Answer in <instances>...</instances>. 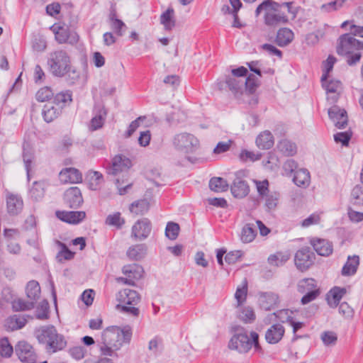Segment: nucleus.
<instances>
[{"instance_id":"f257e3e1","label":"nucleus","mask_w":363,"mask_h":363,"mask_svg":"<svg viewBox=\"0 0 363 363\" xmlns=\"http://www.w3.org/2000/svg\"><path fill=\"white\" fill-rule=\"evenodd\" d=\"M132 337V329L129 325L123 328L110 326L101 333L99 347L101 354L104 356L117 357L115 352L118 350L123 343H129Z\"/></svg>"},{"instance_id":"f03ea898","label":"nucleus","mask_w":363,"mask_h":363,"mask_svg":"<svg viewBox=\"0 0 363 363\" xmlns=\"http://www.w3.org/2000/svg\"><path fill=\"white\" fill-rule=\"evenodd\" d=\"M354 35L363 38V26L351 25L350 33L342 35L337 47V52L345 56L347 63L350 66L359 62L362 57L360 50H363V41L357 40Z\"/></svg>"},{"instance_id":"7ed1b4c3","label":"nucleus","mask_w":363,"mask_h":363,"mask_svg":"<svg viewBox=\"0 0 363 363\" xmlns=\"http://www.w3.org/2000/svg\"><path fill=\"white\" fill-rule=\"evenodd\" d=\"M35 336L39 343L45 345L49 352L62 350L67 345L65 337L58 333L53 325H43L35 330Z\"/></svg>"},{"instance_id":"20e7f679","label":"nucleus","mask_w":363,"mask_h":363,"mask_svg":"<svg viewBox=\"0 0 363 363\" xmlns=\"http://www.w3.org/2000/svg\"><path fill=\"white\" fill-rule=\"evenodd\" d=\"M47 64L53 76L62 77L70 68L71 57L66 50H57L49 54Z\"/></svg>"},{"instance_id":"39448f33","label":"nucleus","mask_w":363,"mask_h":363,"mask_svg":"<svg viewBox=\"0 0 363 363\" xmlns=\"http://www.w3.org/2000/svg\"><path fill=\"white\" fill-rule=\"evenodd\" d=\"M280 9V4L272 0H265L255 10V16H258L264 11V23L268 26H277L279 23L288 22V18L284 13H277Z\"/></svg>"},{"instance_id":"423d86ee","label":"nucleus","mask_w":363,"mask_h":363,"mask_svg":"<svg viewBox=\"0 0 363 363\" xmlns=\"http://www.w3.org/2000/svg\"><path fill=\"white\" fill-rule=\"evenodd\" d=\"M172 143L177 150L186 154L195 152L199 146V140L193 134L189 133L175 135Z\"/></svg>"},{"instance_id":"0eeeda50","label":"nucleus","mask_w":363,"mask_h":363,"mask_svg":"<svg viewBox=\"0 0 363 363\" xmlns=\"http://www.w3.org/2000/svg\"><path fill=\"white\" fill-rule=\"evenodd\" d=\"M131 167L132 162L128 157L118 155L113 158L111 164L106 168V172L109 176L113 177H119L122 174L124 178Z\"/></svg>"},{"instance_id":"6e6552de","label":"nucleus","mask_w":363,"mask_h":363,"mask_svg":"<svg viewBox=\"0 0 363 363\" xmlns=\"http://www.w3.org/2000/svg\"><path fill=\"white\" fill-rule=\"evenodd\" d=\"M315 255L308 247L298 250L294 256V263L296 268L301 271H306L314 263Z\"/></svg>"},{"instance_id":"1a4fd4ad","label":"nucleus","mask_w":363,"mask_h":363,"mask_svg":"<svg viewBox=\"0 0 363 363\" xmlns=\"http://www.w3.org/2000/svg\"><path fill=\"white\" fill-rule=\"evenodd\" d=\"M242 328L235 334L230 339L228 347L230 350H235L240 353L248 352L252 347V342L250 341L247 334L242 331Z\"/></svg>"},{"instance_id":"9d476101","label":"nucleus","mask_w":363,"mask_h":363,"mask_svg":"<svg viewBox=\"0 0 363 363\" xmlns=\"http://www.w3.org/2000/svg\"><path fill=\"white\" fill-rule=\"evenodd\" d=\"M329 76L327 74H323L321 82L323 87L328 94V100L331 103H335L338 99L339 94L342 89V84L339 80L328 79Z\"/></svg>"},{"instance_id":"9b49d317","label":"nucleus","mask_w":363,"mask_h":363,"mask_svg":"<svg viewBox=\"0 0 363 363\" xmlns=\"http://www.w3.org/2000/svg\"><path fill=\"white\" fill-rule=\"evenodd\" d=\"M15 352L19 359L23 363L36 362V354L30 344L26 341H20L15 347Z\"/></svg>"},{"instance_id":"f8f14e48","label":"nucleus","mask_w":363,"mask_h":363,"mask_svg":"<svg viewBox=\"0 0 363 363\" xmlns=\"http://www.w3.org/2000/svg\"><path fill=\"white\" fill-rule=\"evenodd\" d=\"M152 230L151 222L146 218L138 220L132 227L131 236L138 240H145Z\"/></svg>"},{"instance_id":"ddd939ff","label":"nucleus","mask_w":363,"mask_h":363,"mask_svg":"<svg viewBox=\"0 0 363 363\" xmlns=\"http://www.w3.org/2000/svg\"><path fill=\"white\" fill-rule=\"evenodd\" d=\"M243 176V172H238L235 174V178L230 187L233 195L236 198H243L246 196L250 191V187L247 183L242 179Z\"/></svg>"},{"instance_id":"4468645a","label":"nucleus","mask_w":363,"mask_h":363,"mask_svg":"<svg viewBox=\"0 0 363 363\" xmlns=\"http://www.w3.org/2000/svg\"><path fill=\"white\" fill-rule=\"evenodd\" d=\"M93 113L94 116L91 118L89 124V130H96L103 127L107 116V110L104 104H95Z\"/></svg>"},{"instance_id":"2eb2a0df","label":"nucleus","mask_w":363,"mask_h":363,"mask_svg":"<svg viewBox=\"0 0 363 363\" xmlns=\"http://www.w3.org/2000/svg\"><path fill=\"white\" fill-rule=\"evenodd\" d=\"M258 301L262 309L271 311L279 306V297L277 294L272 291L260 292L259 294Z\"/></svg>"},{"instance_id":"dca6fc26","label":"nucleus","mask_w":363,"mask_h":363,"mask_svg":"<svg viewBox=\"0 0 363 363\" xmlns=\"http://www.w3.org/2000/svg\"><path fill=\"white\" fill-rule=\"evenodd\" d=\"M64 201L71 208H77L83 203V198L80 189L77 187H70L64 194Z\"/></svg>"},{"instance_id":"f3484780","label":"nucleus","mask_w":363,"mask_h":363,"mask_svg":"<svg viewBox=\"0 0 363 363\" xmlns=\"http://www.w3.org/2000/svg\"><path fill=\"white\" fill-rule=\"evenodd\" d=\"M328 115L337 128H345L347 125L348 118L345 109H342L337 106H333L329 108Z\"/></svg>"},{"instance_id":"a211bd4d","label":"nucleus","mask_w":363,"mask_h":363,"mask_svg":"<svg viewBox=\"0 0 363 363\" xmlns=\"http://www.w3.org/2000/svg\"><path fill=\"white\" fill-rule=\"evenodd\" d=\"M60 180L62 183L77 184L82 181V173L76 168L67 167L62 169L59 174Z\"/></svg>"},{"instance_id":"6ab92c4d","label":"nucleus","mask_w":363,"mask_h":363,"mask_svg":"<svg viewBox=\"0 0 363 363\" xmlns=\"http://www.w3.org/2000/svg\"><path fill=\"white\" fill-rule=\"evenodd\" d=\"M7 212L11 216L18 214L23 209V200L16 194H8L6 198Z\"/></svg>"},{"instance_id":"aec40b11","label":"nucleus","mask_w":363,"mask_h":363,"mask_svg":"<svg viewBox=\"0 0 363 363\" xmlns=\"http://www.w3.org/2000/svg\"><path fill=\"white\" fill-rule=\"evenodd\" d=\"M55 214L60 220L72 224L81 222L86 216L84 211H57Z\"/></svg>"},{"instance_id":"412c9836","label":"nucleus","mask_w":363,"mask_h":363,"mask_svg":"<svg viewBox=\"0 0 363 363\" xmlns=\"http://www.w3.org/2000/svg\"><path fill=\"white\" fill-rule=\"evenodd\" d=\"M284 332L285 330L282 325L274 324L266 331V341L269 344H276L281 340Z\"/></svg>"},{"instance_id":"4be33fe9","label":"nucleus","mask_w":363,"mask_h":363,"mask_svg":"<svg viewBox=\"0 0 363 363\" xmlns=\"http://www.w3.org/2000/svg\"><path fill=\"white\" fill-rule=\"evenodd\" d=\"M311 244L315 252L320 256L327 257L333 252V245L327 240L320 238L313 239L311 240Z\"/></svg>"},{"instance_id":"5701e85b","label":"nucleus","mask_w":363,"mask_h":363,"mask_svg":"<svg viewBox=\"0 0 363 363\" xmlns=\"http://www.w3.org/2000/svg\"><path fill=\"white\" fill-rule=\"evenodd\" d=\"M118 300L126 305H136L140 302V296L136 291L125 289L118 293Z\"/></svg>"},{"instance_id":"b1692460","label":"nucleus","mask_w":363,"mask_h":363,"mask_svg":"<svg viewBox=\"0 0 363 363\" xmlns=\"http://www.w3.org/2000/svg\"><path fill=\"white\" fill-rule=\"evenodd\" d=\"M359 265V257L358 255L348 256L347 262L342 268L341 274L345 277H351L356 274Z\"/></svg>"},{"instance_id":"393cba45","label":"nucleus","mask_w":363,"mask_h":363,"mask_svg":"<svg viewBox=\"0 0 363 363\" xmlns=\"http://www.w3.org/2000/svg\"><path fill=\"white\" fill-rule=\"evenodd\" d=\"M61 113L62 110L60 106L52 102H48L44 105L42 114L45 121L50 123L57 118Z\"/></svg>"},{"instance_id":"a878e982","label":"nucleus","mask_w":363,"mask_h":363,"mask_svg":"<svg viewBox=\"0 0 363 363\" xmlns=\"http://www.w3.org/2000/svg\"><path fill=\"white\" fill-rule=\"evenodd\" d=\"M294 38V32L288 28H281L278 30L275 42L280 47H284L290 44Z\"/></svg>"},{"instance_id":"bb28decb","label":"nucleus","mask_w":363,"mask_h":363,"mask_svg":"<svg viewBox=\"0 0 363 363\" xmlns=\"http://www.w3.org/2000/svg\"><path fill=\"white\" fill-rule=\"evenodd\" d=\"M346 292L345 288L338 286L333 288L327 295V301L330 307L336 308Z\"/></svg>"},{"instance_id":"cd10ccee","label":"nucleus","mask_w":363,"mask_h":363,"mask_svg":"<svg viewBox=\"0 0 363 363\" xmlns=\"http://www.w3.org/2000/svg\"><path fill=\"white\" fill-rule=\"evenodd\" d=\"M47 184L44 181L35 182L32 187L30 189L29 195L34 201L42 199L45 195Z\"/></svg>"},{"instance_id":"c85d7f7f","label":"nucleus","mask_w":363,"mask_h":363,"mask_svg":"<svg viewBox=\"0 0 363 363\" xmlns=\"http://www.w3.org/2000/svg\"><path fill=\"white\" fill-rule=\"evenodd\" d=\"M310 173L306 169H297L293 178V181L296 185L300 187L306 188L310 184Z\"/></svg>"},{"instance_id":"c756f323","label":"nucleus","mask_w":363,"mask_h":363,"mask_svg":"<svg viewBox=\"0 0 363 363\" xmlns=\"http://www.w3.org/2000/svg\"><path fill=\"white\" fill-rule=\"evenodd\" d=\"M256 144L259 148L268 150L274 145V138L271 132L266 130L261 133L256 139Z\"/></svg>"},{"instance_id":"7c9ffc66","label":"nucleus","mask_w":363,"mask_h":363,"mask_svg":"<svg viewBox=\"0 0 363 363\" xmlns=\"http://www.w3.org/2000/svg\"><path fill=\"white\" fill-rule=\"evenodd\" d=\"M244 81L245 79L243 78H238L233 76H228L225 79L226 84L235 95L242 93L245 86Z\"/></svg>"},{"instance_id":"2f4dec72","label":"nucleus","mask_w":363,"mask_h":363,"mask_svg":"<svg viewBox=\"0 0 363 363\" xmlns=\"http://www.w3.org/2000/svg\"><path fill=\"white\" fill-rule=\"evenodd\" d=\"M277 149L285 156H293L297 152L296 145L287 139L280 140L277 145Z\"/></svg>"},{"instance_id":"473e14b6","label":"nucleus","mask_w":363,"mask_h":363,"mask_svg":"<svg viewBox=\"0 0 363 363\" xmlns=\"http://www.w3.org/2000/svg\"><path fill=\"white\" fill-rule=\"evenodd\" d=\"M26 323V319L21 315H13L9 317L5 323L8 330H16L22 328Z\"/></svg>"},{"instance_id":"72a5a7b5","label":"nucleus","mask_w":363,"mask_h":363,"mask_svg":"<svg viewBox=\"0 0 363 363\" xmlns=\"http://www.w3.org/2000/svg\"><path fill=\"white\" fill-rule=\"evenodd\" d=\"M174 11L169 7L160 16V23L167 30H171L175 26V19L174 18Z\"/></svg>"},{"instance_id":"f704fd0d","label":"nucleus","mask_w":363,"mask_h":363,"mask_svg":"<svg viewBox=\"0 0 363 363\" xmlns=\"http://www.w3.org/2000/svg\"><path fill=\"white\" fill-rule=\"evenodd\" d=\"M147 247L144 244L135 245L129 247L127 251V256L133 260H139L144 257L146 254Z\"/></svg>"},{"instance_id":"c9c22d12","label":"nucleus","mask_w":363,"mask_h":363,"mask_svg":"<svg viewBox=\"0 0 363 363\" xmlns=\"http://www.w3.org/2000/svg\"><path fill=\"white\" fill-rule=\"evenodd\" d=\"M89 181V186L91 190H97L104 182V177L101 172L90 170L86 176Z\"/></svg>"},{"instance_id":"e433bc0d","label":"nucleus","mask_w":363,"mask_h":363,"mask_svg":"<svg viewBox=\"0 0 363 363\" xmlns=\"http://www.w3.org/2000/svg\"><path fill=\"white\" fill-rule=\"evenodd\" d=\"M123 272L128 277H132L137 280L143 277V269L141 266L136 264H129L123 267Z\"/></svg>"},{"instance_id":"4c0bfd02","label":"nucleus","mask_w":363,"mask_h":363,"mask_svg":"<svg viewBox=\"0 0 363 363\" xmlns=\"http://www.w3.org/2000/svg\"><path fill=\"white\" fill-rule=\"evenodd\" d=\"M26 291L28 298L33 302L40 297V287L38 282L36 281H30L27 284Z\"/></svg>"},{"instance_id":"58836bf2","label":"nucleus","mask_w":363,"mask_h":363,"mask_svg":"<svg viewBox=\"0 0 363 363\" xmlns=\"http://www.w3.org/2000/svg\"><path fill=\"white\" fill-rule=\"evenodd\" d=\"M72 101V92L70 91H62L56 94L54 101H52L56 106H60L62 110L67 104Z\"/></svg>"},{"instance_id":"ea45409f","label":"nucleus","mask_w":363,"mask_h":363,"mask_svg":"<svg viewBox=\"0 0 363 363\" xmlns=\"http://www.w3.org/2000/svg\"><path fill=\"white\" fill-rule=\"evenodd\" d=\"M149 208V202L143 199L133 202L130 206V211L136 215H143L148 211Z\"/></svg>"},{"instance_id":"a19ab883","label":"nucleus","mask_w":363,"mask_h":363,"mask_svg":"<svg viewBox=\"0 0 363 363\" xmlns=\"http://www.w3.org/2000/svg\"><path fill=\"white\" fill-rule=\"evenodd\" d=\"M228 186L227 181L221 177H213L209 182L210 189L216 192L227 191Z\"/></svg>"},{"instance_id":"79ce46f5","label":"nucleus","mask_w":363,"mask_h":363,"mask_svg":"<svg viewBox=\"0 0 363 363\" xmlns=\"http://www.w3.org/2000/svg\"><path fill=\"white\" fill-rule=\"evenodd\" d=\"M105 223L117 229H121L125 224V219L121 217V213L116 212L109 214L106 218Z\"/></svg>"},{"instance_id":"37998d69","label":"nucleus","mask_w":363,"mask_h":363,"mask_svg":"<svg viewBox=\"0 0 363 363\" xmlns=\"http://www.w3.org/2000/svg\"><path fill=\"white\" fill-rule=\"evenodd\" d=\"M256 236V230L250 224H246L242 229L240 239L244 243L251 242Z\"/></svg>"},{"instance_id":"c03bdc74","label":"nucleus","mask_w":363,"mask_h":363,"mask_svg":"<svg viewBox=\"0 0 363 363\" xmlns=\"http://www.w3.org/2000/svg\"><path fill=\"white\" fill-rule=\"evenodd\" d=\"M247 294V282L246 280H245L242 286H238L235 294V298L237 301V307L240 306L243 303L245 302Z\"/></svg>"},{"instance_id":"a18cd8bd","label":"nucleus","mask_w":363,"mask_h":363,"mask_svg":"<svg viewBox=\"0 0 363 363\" xmlns=\"http://www.w3.org/2000/svg\"><path fill=\"white\" fill-rule=\"evenodd\" d=\"M49 303L48 301L43 300L40 301L37 306L35 311V316L39 320H46L48 318L49 315Z\"/></svg>"},{"instance_id":"49530a36","label":"nucleus","mask_w":363,"mask_h":363,"mask_svg":"<svg viewBox=\"0 0 363 363\" xmlns=\"http://www.w3.org/2000/svg\"><path fill=\"white\" fill-rule=\"evenodd\" d=\"M290 259L289 253L278 252L276 255H272L268 258V262L272 265L280 266L284 264Z\"/></svg>"},{"instance_id":"de8ad7c7","label":"nucleus","mask_w":363,"mask_h":363,"mask_svg":"<svg viewBox=\"0 0 363 363\" xmlns=\"http://www.w3.org/2000/svg\"><path fill=\"white\" fill-rule=\"evenodd\" d=\"M239 318L240 320H242L243 322L248 323H252L255 320V313L254 312V310L250 306H247L243 308L240 313H239Z\"/></svg>"},{"instance_id":"09e8293b","label":"nucleus","mask_w":363,"mask_h":363,"mask_svg":"<svg viewBox=\"0 0 363 363\" xmlns=\"http://www.w3.org/2000/svg\"><path fill=\"white\" fill-rule=\"evenodd\" d=\"M320 339L325 346H333L337 342V335L333 331H324L320 335Z\"/></svg>"},{"instance_id":"8fccbe9b","label":"nucleus","mask_w":363,"mask_h":363,"mask_svg":"<svg viewBox=\"0 0 363 363\" xmlns=\"http://www.w3.org/2000/svg\"><path fill=\"white\" fill-rule=\"evenodd\" d=\"M180 228L179 224L174 222H169L165 228V235L170 240H174L177 238Z\"/></svg>"},{"instance_id":"3c124183","label":"nucleus","mask_w":363,"mask_h":363,"mask_svg":"<svg viewBox=\"0 0 363 363\" xmlns=\"http://www.w3.org/2000/svg\"><path fill=\"white\" fill-rule=\"evenodd\" d=\"M52 29L55 35V39L59 43H64L67 40L69 35L67 28L54 25Z\"/></svg>"},{"instance_id":"603ef678","label":"nucleus","mask_w":363,"mask_h":363,"mask_svg":"<svg viewBox=\"0 0 363 363\" xmlns=\"http://www.w3.org/2000/svg\"><path fill=\"white\" fill-rule=\"evenodd\" d=\"M315 281L312 278L303 279L298 284V290L300 293H305L308 291L315 290Z\"/></svg>"},{"instance_id":"864d4df0","label":"nucleus","mask_w":363,"mask_h":363,"mask_svg":"<svg viewBox=\"0 0 363 363\" xmlns=\"http://www.w3.org/2000/svg\"><path fill=\"white\" fill-rule=\"evenodd\" d=\"M12 307L15 311H28L33 308L34 302L31 300L26 301L23 299H18L12 301Z\"/></svg>"},{"instance_id":"5fc2aeb1","label":"nucleus","mask_w":363,"mask_h":363,"mask_svg":"<svg viewBox=\"0 0 363 363\" xmlns=\"http://www.w3.org/2000/svg\"><path fill=\"white\" fill-rule=\"evenodd\" d=\"M244 83V89L250 94L254 93L258 86L257 79L253 74H250L247 78H245Z\"/></svg>"},{"instance_id":"6e6d98bb","label":"nucleus","mask_w":363,"mask_h":363,"mask_svg":"<svg viewBox=\"0 0 363 363\" xmlns=\"http://www.w3.org/2000/svg\"><path fill=\"white\" fill-rule=\"evenodd\" d=\"M13 347L6 337L0 340V355L4 357H10L13 353Z\"/></svg>"},{"instance_id":"4d7b16f0","label":"nucleus","mask_w":363,"mask_h":363,"mask_svg":"<svg viewBox=\"0 0 363 363\" xmlns=\"http://www.w3.org/2000/svg\"><path fill=\"white\" fill-rule=\"evenodd\" d=\"M351 196L354 204L363 205V186H355L352 190Z\"/></svg>"},{"instance_id":"13d9d810","label":"nucleus","mask_w":363,"mask_h":363,"mask_svg":"<svg viewBox=\"0 0 363 363\" xmlns=\"http://www.w3.org/2000/svg\"><path fill=\"white\" fill-rule=\"evenodd\" d=\"M135 306V305L118 304L116 306V308L124 313H126L134 317H138L140 314V311Z\"/></svg>"},{"instance_id":"bf43d9fd","label":"nucleus","mask_w":363,"mask_h":363,"mask_svg":"<svg viewBox=\"0 0 363 363\" xmlns=\"http://www.w3.org/2000/svg\"><path fill=\"white\" fill-rule=\"evenodd\" d=\"M53 96L52 91L49 87H43L36 93V99L38 101H45L50 99Z\"/></svg>"},{"instance_id":"052dcab7","label":"nucleus","mask_w":363,"mask_h":363,"mask_svg":"<svg viewBox=\"0 0 363 363\" xmlns=\"http://www.w3.org/2000/svg\"><path fill=\"white\" fill-rule=\"evenodd\" d=\"M265 206L269 211L274 210L277 206L279 194L277 193L268 194L266 196Z\"/></svg>"},{"instance_id":"680f3d73","label":"nucleus","mask_w":363,"mask_h":363,"mask_svg":"<svg viewBox=\"0 0 363 363\" xmlns=\"http://www.w3.org/2000/svg\"><path fill=\"white\" fill-rule=\"evenodd\" d=\"M339 313L345 318L351 319L354 315L353 308L346 302H342L339 306Z\"/></svg>"},{"instance_id":"e2e57ef3","label":"nucleus","mask_w":363,"mask_h":363,"mask_svg":"<svg viewBox=\"0 0 363 363\" xmlns=\"http://www.w3.org/2000/svg\"><path fill=\"white\" fill-rule=\"evenodd\" d=\"M115 184L120 195L125 194L128 192V190L130 189L132 186V184L127 183V179H123L121 184L119 178H116L115 180Z\"/></svg>"},{"instance_id":"0e129e2a","label":"nucleus","mask_w":363,"mask_h":363,"mask_svg":"<svg viewBox=\"0 0 363 363\" xmlns=\"http://www.w3.org/2000/svg\"><path fill=\"white\" fill-rule=\"evenodd\" d=\"M243 252L240 250L230 251L225 257V260L229 264H233L237 262L242 256Z\"/></svg>"},{"instance_id":"69168bd1","label":"nucleus","mask_w":363,"mask_h":363,"mask_svg":"<svg viewBox=\"0 0 363 363\" xmlns=\"http://www.w3.org/2000/svg\"><path fill=\"white\" fill-rule=\"evenodd\" d=\"M111 27L118 36H122L126 26L121 20L115 19L111 23Z\"/></svg>"},{"instance_id":"338daca9","label":"nucleus","mask_w":363,"mask_h":363,"mask_svg":"<svg viewBox=\"0 0 363 363\" xmlns=\"http://www.w3.org/2000/svg\"><path fill=\"white\" fill-rule=\"evenodd\" d=\"M351 135L347 132L337 133L334 135V140L336 143H341L342 145L347 146L350 140Z\"/></svg>"},{"instance_id":"774afa93","label":"nucleus","mask_w":363,"mask_h":363,"mask_svg":"<svg viewBox=\"0 0 363 363\" xmlns=\"http://www.w3.org/2000/svg\"><path fill=\"white\" fill-rule=\"evenodd\" d=\"M62 250L58 253L57 257L59 261L69 260L73 258L74 253L72 252L65 244H62Z\"/></svg>"}]
</instances>
